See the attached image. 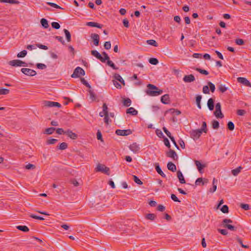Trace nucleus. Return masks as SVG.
I'll list each match as a JSON object with an SVG mask.
<instances>
[{"mask_svg": "<svg viewBox=\"0 0 251 251\" xmlns=\"http://www.w3.org/2000/svg\"><path fill=\"white\" fill-rule=\"evenodd\" d=\"M148 89L146 91L147 94L151 96H157L161 95L163 91L161 90H158L155 86L149 84L148 85Z\"/></svg>", "mask_w": 251, "mask_h": 251, "instance_id": "obj_1", "label": "nucleus"}, {"mask_svg": "<svg viewBox=\"0 0 251 251\" xmlns=\"http://www.w3.org/2000/svg\"><path fill=\"white\" fill-rule=\"evenodd\" d=\"M202 132L199 129H192L190 132V135L191 138H192L194 141L197 140L201 136Z\"/></svg>", "mask_w": 251, "mask_h": 251, "instance_id": "obj_2", "label": "nucleus"}, {"mask_svg": "<svg viewBox=\"0 0 251 251\" xmlns=\"http://www.w3.org/2000/svg\"><path fill=\"white\" fill-rule=\"evenodd\" d=\"M84 75L85 72L84 70L79 67H77L75 69L74 73L71 76L73 78H77Z\"/></svg>", "mask_w": 251, "mask_h": 251, "instance_id": "obj_3", "label": "nucleus"}, {"mask_svg": "<svg viewBox=\"0 0 251 251\" xmlns=\"http://www.w3.org/2000/svg\"><path fill=\"white\" fill-rule=\"evenodd\" d=\"M9 64L12 66L14 67H19V66H26V63L25 62H23L20 60H13L9 61Z\"/></svg>", "mask_w": 251, "mask_h": 251, "instance_id": "obj_4", "label": "nucleus"}, {"mask_svg": "<svg viewBox=\"0 0 251 251\" xmlns=\"http://www.w3.org/2000/svg\"><path fill=\"white\" fill-rule=\"evenodd\" d=\"M129 150L134 153H137L140 150V145L137 143H133L128 147Z\"/></svg>", "mask_w": 251, "mask_h": 251, "instance_id": "obj_5", "label": "nucleus"}, {"mask_svg": "<svg viewBox=\"0 0 251 251\" xmlns=\"http://www.w3.org/2000/svg\"><path fill=\"white\" fill-rule=\"evenodd\" d=\"M21 72L25 75L30 76H33L36 75V71L28 68H22Z\"/></svg>", "mask_w": 251, "mask_h": 251, "instance_id": "obj_6", "label": "nucleus"}, {"mask_svg": "<svg viewBox=\"0 0 251 251\" xmlns=\"http://www.w3.org/2000/svg\"><path fill=\"white\" fill-rule=\"evenodd\" d=\"M116 134L120 136H126L132 133L130 129H117L115 132Z\"/></svg>", "mask_w": 251, "mask_h": 251, "instance_id": "obj_7", "label": "nucleus"}, {"mask_svg": "<svg viewBox=\"0 0 251 251\" xmlns=\"http://www.w3.org/2000/svg\"><path fill=\"white\" fill-rule=\"evenodd\" d=\"M44 104L45 106L48 107H57L59 108L61 107V104L55 101H45Z\"/></svg>", "mask_w": 251, "mask_h": 251, "instance_id": "obj_8", "label": "nucleus"}, {"mask_svg": "<svg viewBox=\"0 0 251 251\" xmlns=\"http://www.w3.org/2000/svg\"><path fill=\"white\" fill-rule=\"evenodd\" d=\"M238 82L244 85L245 86L251 87V83L246 78L239 77L237 78Z\"/></svg>", "mask_w": 251, "mask_h": 251, "instance_id": "obj_9", "label": "nucleus"}, {"mask_svg": "<svg viewBox=\"0 0 251 251\" xmlns=\"http://www.w3.org/2000/svg\"><path fill=\"white\" fill-rule=\"evenodd\" d=\"M232 223V221L230 219H224L223 220V224H224V226L227 228L228 229L230 230H234V226L228 224V223Z\"/></svg>", "mask_w": 251, "mask_h": 251, "instance_id": "obj_10", "label": "nucleus"}, {"mask_svg": "<svg viewBox=\"0 0 251 251\" xmlns=\"http://www.w3.org/2000/svg\"><path fill=\"white\" fill-rule=\"evenodd\" d=\"M166 155L168 157H170L174 160H176L178 158L176 153L174 150H170L166 153Z\"/></svg>", "mask_w": 251, "mask_h": 251, "instance_id": "obj_11", "label": "nucleus"}, {"mask_svg": "<svg viewBox=\"0 0 251 251\" xmlns=\"http://www.w3.org/2000/svg\"><path fill=\"white\" fill-rule=\"evenodd\" d=\"M91 38L94 42V45L98 46L99 44L100 36L98 34L96 33H92L91 34Z\"/></svg>", "mask_w": 251, "mask_h": 251, "instance_id": "obj_12", "label": "nucleus"}, {"mask_svg": "<svg viewBox=\"0 0 251 251\" xmlns=\"http://www.w3.org/2000/svg\"><path fill=\"white\" fill-rule=\"evenodd\" d=\"M195 80V76L193 75H186L183 78V80L186 83L193 82Z\"/></svg>", "mask_w": 251, "mask_h": 251, "instance_id": "obj_13", "label": "nucleus"}, {"mask_svg": "<svg viewBox=\"0 0 251 251\" xmlns=\"http://www.w3.org/2000/svg\"><path fill=\"white\" fill-rule=\"evenodd\" d=\"M195 163L196 166H197V168L199 171V172L200 173H202L203 172L202 171V170L203 169V168L205 167V165L203 164H202L200 161L198 160H196L195 161Z\"/></svg>", "mask_w": 251, "mask_h": 251, "instance_id": "obj_14", "label": "nucleus"}, {"mask_svg": "<svg viewBox=\"0 0 251 251\" xmlns=\"http://www.w3.org/2000/svg\"><path fill=\"white\" fill-rule=\"evenodd\" d=\"M161 101L164 104H168L170 102L169 96L167 94L164 95L161 98Z\"/></svg>", "mask_w": 251, "mask_h": 251, "instance_id": "obj_15", "label": "nucleus"}, {"mask_svg": "<svg viewBox=\"0 0 251 251\" xmlns=\"http://www.w3.org/2000/svg\"><path fill=\"white\" fill-rule=\"evenodd\" d=\"M126 112L127 114H129L133 116H135L138 114V111L136 110L134 108L132 107L127 109Z\"/></svg>", "mask_w": 251, "mask_h": 251, "instance_id": "obj_16", "label": "nucleus"}, {"mask_svg": "<svg viewBox=\"0 0 251 251\" xmlns=\"http://www.w3.org/2000/svg\"><path fill=\"white\" fill-rule=\"evenodd\" d=\"M177 177L179 179L180 183L181 184L185 183V179L184 178V176H183L182 172L180 171H178L177 172Z\"/></svg>", "mask_w": 251, "mask_h": 251, "instance_id": "obj_17", "label": "nucleus"}, {"mask_svg": "<svg viewBox=\"0 0 251 251\" xmlns=\"http://www.w3.org/2000/svg\"><path fill=\"white\" fill-rule=\"evenodd\" d=\"M86 25L91 27H96L99 28H101L102 27V25L99 24L97 23L93 22H89L86 23Z\"/></svg>", "mask_w": 251, "mask_h": 251, "instance_id": "obj_18", "label": "nucleus"}, {"mask_svg": "<svg viewBox=\"0 0 251 251\" xmlns=\"http://www.w3.org/2000/svg\"><path fill=\"white\" fill-rule=\"evenodd\" d=\"M91 54L95 57H96L97 59H99L100 61H101L102 55L100 54L97 50H93L91 51Z\"/></svg>", "mask_w": 251, "mask_h": 251, "instance_id": "obj_19", "label": "nucleus"}, {"mask_svg": "<svg viewBox=\"0 0 251 251\" xmlns=\"http://www.w3.org/2000/svg\"><path fill=\"white\" fill-rule=\"evenodd\" d=\"M167 168L169 170L172 171L173 172H175L176 171V165L171 162H169L168 163Z\"/></svg>", "mask_w": 251, "mask_h": 251, "instance_id": "obj_20", "label": "nucleus"}, {"mask_svg": "<svg viewBox=\"0 0 251 251\" xmlns=\"http://www.w3.org/2000/svg\"><path fill=\"white\" fill-rule=\"evenodd\" d=\"M114 78L115 80L120 81L123 85L125 84L124 80L119 74H115L114 75Z\"/></svg>", "mask_w": 251, "mask_h": 251, "instance_id": "obj_21", "label": "nucleus"}, {"mask_svg": "<svg viewBox=\"0 0 251 251\" xmlns=\"http://www.w3.org/2000/svg\"><path fill=\"white\" fill-rule=\"evenodd\" d=\"M207 106L211 111L214 109V100L212 98L209 99L207 101Z\"/></svg>", "mask_w": 251, "mask_h": 251, "instance_id": "obj_22", "label": "nucleus"}, {"mask_svg": "<svg viewBox=\"0 0 251 251\" xmlns=\"http://www.w3.org/2000/svg\"><path fill=\"white\" fill-rule=\"evenodd\" d=\"M155 170L156 172L159 174L160 176H161L163 177H166L165 174L162 172L161 168L159 167V165L157 164L155 167Z\"/></svg>", "mask_w": 251, "mask_h": 251, "instance_id": "obj_23", "label": "nucleus"}, {"mask_svg": "<svg viewBox=\"0 0 251 251\" xmlns=\"http://www.w3.org/2000/svg\"><path fill=\"white\" fill-rule=\"evenodd\" d=\"M41 24L44 28H47L49 26L48 21L46 19L42 18L41 20Z\"/></svg>", "mask_w": 251, "mask_h": 251, "instance_id": "obj_24", "label": "nucleus"}, {"mask_svg": "<svg viewBox=\"0 0 251 251\" xmlns=\"http://www.w3.org/2000/svg\"><path fill=\"white\" fill-rule=\"evenodd\" d=\"M64 32L65 34L67 41L68 42H70L71 40V35L70 32L66 29H64Z\"/></svg>", "mask_w": 251, "mask_h": 251, "instance_id": "obj_25", "label": "nucleus"}, {"mask_svg": "<svg viewBox=\"0 0 251 251\" xmlns=\"http://www.w3.org/2000/svg\"><path fill=\"white\" fill-rule=\"evenodd\" d=\"M218 89L221 92L224 93L228 90V87H226L225 85L221 84L219 85Z\"/></svg>", "mask_w": 251, "mask_h": 251, "instance_id": "obj_26", "label": "nucleus"}, {"mask_svg": "<svg viewBox=\"0 0 251 251\" xmlns=\"http://www.w3.org/2000/svg\"><path fill=\"white\" fill-rule=\"evenodd\" d=\"M201 98L202 97H201V95H198L196 97V101L197 105L199 109H201Z\"/></svg>", "mask_w": 251, "mask_h": 251, "instance_id": "obj_27", "label": "nucleus"}, {"mask_svg": "<svg viewBox=\"0 0 251 251\" xmlns=\"http://www.w3.org/2000/svg\"><path fill=\"white\" fill-rule=\"evenodd\" d=\"M106 61H107V64L108 66H109L110 67H111L113 69H114V70L118 69V68L115 66L114 63L112 61L110 60L109 59H108Z\"/></svg>", "mask_w": 251, "mask_h": 251, "instance_id": "obj_28", "label": "nucleus"}, {"mask_svg": "<svg viewBox=\"0 0 251 251\" xmlns=\"http://www.w3.org/2000/svg\"><path fill=\"white\" fill-rule=\"evenodd\" d=\"M67 134L68 136L72 139H75L77 137L76 134L75 133L73 132L71 130H68L67 132Z\"/></svg>", "mask_w": 251, "mask_h": 251, "instance_id": "obj_29", "label": "nucleus"}, {"mask_svg": "<svg viewBox=\"0 0 251 251\" xmlns=\"http://www.w3.org/2000/svg\"><path fill=\"white\" fill-rule=\"evenodd\" d=\"M241 169V167H239L235 169L232 170L231 171L232 175L234 176H237L240 172Z\"/></svg>", "mask_w": 251, "mask_h": 251, "instance_id": "obj_30", "label": "nucleus"}, {"mask_svg": "<svg viewBox=\"0 0 251 251\" xmlns=\"http://www.w3.org/2000/svg\"><path fill=\"white\" fill-rule=\"evenodd\" d=\"M17 228L19 230L24 232H27L29 230L28 228L25 226H17Z\"/></svg>", "mask_w": 251, "mask_h": 251, "instance_id": "obj_31", "label": "nucleus"}, {"mask_svg": "<svg viewBox=\"0 0 251 251\" xmlns=\"http://www.w3.org/2000/svg\"><path fill=\"white\" fill-rule=\"evenodd\" d=\"M168 112L176 115H178L181 113V112L179 110L174 108L170 109L169 110Z\"/></svg>", "mask_w": 251, "mask_h": 251, "instance_id": "obj_32", "label": "nucleus"}, {"mask_svg": "<svg viewBox=\"0 0 251 251\" xmlns=\"http://www.w3.org/2000/svg\"><path fill=\"white\" fill-rule=\"evenodd\" d=\"M101 55H103V56H102V59H101L102 62H105L107 60L109 59V56L105 52L103 51Z\"/></svg>", "mask_w": 251, "mask_h": 251, "instance_id": "obj_33", "label": "nucleus"}, {"mask_svg": "<svg viewBox=\"0 0 251 251\" xmlns=\"http://www.w3.org/2000/svg\"><path fill=\"white\" fill-rule=\"evenodd\" d=\"M131 100L129 98L125 99L124 100L123 104L126 107H128L131 105Z\"/></svg>", "mask_w": 251, "mask_h": 251, "instance_id": "obj_34", "label": "nucleus"}, {"mask_svg": "<svg viewBox=\"0 0 251 251\" xmlns=\"http://www.w3.org/2000/svg\"><path fill=\"white\" fill-rule=\"evenodd\" d=\"M105 166L104 165H102L100 164H99L96 168V171L97 172H101L104 169Z\"/></svg>", "mask_w": 251, "mask_h": 251, "instance_id": "obj_35", "label": "nucleus"}, {"mask_svg": "<svg viewBox=\"0 0 251 251\" xmlns=\"http://www.w3.org/2000/svg\"><path fill=\"white\" fill-rule=\"evenodd\" d=\"M201 132L206 133L207 131L206 123L205 122H202V125L201 129H200Z\"/></svg>", "mask_w": 251, "mask_h": 251, "instance_id": "obj_36", "label": "nucleus"}, {"mask_svg": "<svg viewBox=\"0 0 251 251\" xmlns=\"http://www.w3.org/2000/svg\"><path fill=\"white\" fill-rule=\"evenodd\" d=\"M55 130V128L54 127H50L47 128L45 131V133L47 134H51Z\"/></svg>", "mask_w": 251, "mask_h": 251, "instance_id": "obj_37", "label": "nucleus"}, {"mask_svg": "<svg viewBox=\"0 0 251 251\" xmlns=\"http://www.w3.org/2000/svg\"><path fill=\"white\" fill-rule=\"evenodd\" d=\"M148 44L153 46L154 47H157L158 45L154 40H149L147 41Z\"/></svg>", "mask_w": 251, "mask_h": 251, "instance_id": "obj_38", "label": "nucleus"}, {"mask_svg": "<svg viewBox=\"0 0 251 251\" xmlns=\"http://www.w3.org/2000/svg\"><path fill=\"white\" fill-rule=\"evenodd\" d=\"M27 54L25 50H23L17 54V57L19 58L24 57Z\"/></svg>", "mask_w": 251, "mask_h": 251, "instance_id": "obj_39", "label": "nucleus"}, {"mask_svg": "<svg viewBox=\"0 0 251 251\" xmlns=\"http://www.w3.org/2000/svg\"><path fill=\"white\" fill-rule=\"evenodd\" d=\"M214 115L217 118H222L224 117V115L222 114L221 110L215 111L214 112Z\"/></svg>", "mask_w": 251, "mask_h": 251, "instance_id": "obj_40", "label": "nucleus"}, {"mask_svg": "<svg viewBox=\"0 0 251 251\" xmlns=\"http://www.w3.org/2000/svg\"><path fill=\"white\" fill-rule=\"evenodd\" d=\"M149 62L152 65H157L158 63V60L155 58H151L149 59Z\"/></svg>", "mask_w": 251, "mask_h": 251, "instance_id": "obj_41", "label": "nucleus"}, {"mask_svg": "<svg viewBox=\"0 0 251 251\" xmlns=\"http://www.w3.org/2000/svg\"><path fill=\"white\" fill-rule=\"evenodd\" d=\"M89 94L90 99L93 101L95 100L96 99V96H95L94 92L92 90H89Z\"/></svg>", "mask_w": 251, "mask_h": 251, "instance_id": "obj_42", "label": "nucleus"}, {"mask_svg": "<svg viewBox=\"0 0 251 251\" xmlns=\"http://www.w3.org/2000/svg\"><path fill=\"white\" fill-rule=\"evenodd\" d=\"M208 86L209 87V88L210 89V90L212 92H214L215 91V85L213 83H212L211 82H208Z\"/></svg>", "mask_w": 251, "mask_h": 251, "instance_id": "obj_43", "label": "nucleus"}, {"mask_svg": "<svg viewBox=\"0 0 251 251\" xmlns=\"http://www.w3.org/2000/svg\"><path fill=\"white\" fill-rule=\"evenodd\" d=\"M47 4L49 5L50 6H51L52 7L55 8H59V9H63L60 6H59L58 5L56 4V3L50 2H48Z\"/></svg>", "mask_w": 251, "mask_h": 251, "instance_id": "obj_44", "label": "nucleus"}, {"mask_svg": "<svg viewBox=\"0 0 251 251\" xmlns=\"http://www.w3.org/2000/svg\"><path fill=\"white\" fill-rule=\"evenodd\" d=\"M155 217V215L154 214L150 213L148 214L146 216V218L147 219L150 220H153Z\"/></svg>", "mask_w": 251, "mask_h": 251, "instance_id": "obj_45", "label": "nucleus"}, {"mask_svg": "<svg viewBox=\"0 0 251 251\" xmlns=\"http://www.w3.org/2000/svg\"><path fill=\"white\" fill-rule=\"evenodd\" d=\"M36 66L37 68L41 70H44L47 68V66L45 64L42 63H37Z\"/></svg>", "mask_w": 251, "mask_h": 251, "instance_id": "obj_46", "label": "nucleus"}, {"mask_svg": "<svg viewBox=\"0 0 251 251\" xmlns=\"http://www.w3.org/2000/svg\"><path fill=\"white\" fill-rule=\"evenodd\" d=\"M9 92V90L7 89L2 88L0 89V95H6Z\"/></svg>", "mask_w": 251, "mask_h": 251, "instance_id": "obj_47", "label": "nucleus"}, {"mask_svg": "<svg viewBox=\"0 0 251 251\" xmlns=\"http://www.w3.org/2000/svg\"><path fill=\"white\" fill-rule=\"evenodd\" d=\"M51 26L53 28L56 29H58L60 27V25L57 22H52L51 23Z\"/></svg>", "mask_w": 251, "mask_h": 251, "instance_id": "obj_48", "label": "nucleus"}, {"mask_svg": "<svg viewBox=\"0 0 251 251\" xmlns=\"http://www.w3.org/2000/svg\"><path fill=\"white\" fill-rule=\"evenodd\" d=\"M221 210L224 213H227L228 212V207L226 205H224L221 208Z\"/></svg>", "mask_w": 251, "mask_h": 251, "instance_id": "obj_49", "label": "nucleus"}, {"mask_svg": "<svg viewBox=\"0 0 251 251\" xmlns=\"http://www.w3.org/2000/svg\"><path fill=\"white\" fill-rule=\"evenodd\" d=\"M133 177L134 182L137 184L141 185L143 183L141 180L136 176H133Z\"/></svg>", "mask_w": 251, "mask_h": 251, "instance_id": "obj_50", "label": "nucleus"}, {"mask_svg": "<svg viewBox=\"0 0 251 251\" xmlns=\"http://www.w3.org/2000/svg\"><path fill=\"white\" fill-rule=\"evenodd\" d=\"M219 127V123L217 121H213L212 122V127L214 129H217Z\"/></svg>", "mask_w": 251, "mask_h": 251, "instance_id": "obj_51", "label": "nucleus"}, {"mask_svg": "<svg viewBox=\"0 0 251 251\" xmlns=\"http://www.w3.org/2000/svg\"><path fill=\"white\" fill-rule=\"evenodd\" d=\"M67 144L65 142H63L60 144L59 149L61 150H65L67 148Z\"/></svg>", "mask_w": 251, "mask_h": 251, "instance_id": "obj_52", "label": "nucleus"}, {"mask_svg": "<svg viewBox=\"0 0 251 251\" xmlns=\"http://www.w3.org/2000/svg\"><path fill=\"white\" fill-rule=\"evenodd\" d=\"M163 130L164 132L166 134V135L170 138V139L171 138L174 137L173 136H172L170 132L165 127H163Z\"/></svg>", "mask_w": 251, "mask_h": 251, "instance_id": "obj_53", "label": "nucleus"}, {"mask_svg": "<svg viewBox=\"0 0 251 251\" xmlns=\"http://www.w3.org/2000/svg\"><path fill=\"white\" fill-rule=\"evenodd\" d=\"M227 127L229 130H233L234 128V125L233 122H229L227 124Z\"/></svg>", "mask_w": 251, "mask_h": 251, "instance_id": "obj_54", "label": "nucleus"}, {"mask_svg": "<svg viewBox=\"0 0 251 251\" xmlns=\"http://www.w3.org/2000/svg\"><path fill=\"white\" fill-rule=\"evenodd\" d=\"M202 92L204 94H209V88L208 85L204 86L203 87Z\"/></svg>", "mask_w": 251, "mask_h": 251, "instance_id": "obj_55", "label": "nucleus"}, {"mask_svg": "<svg viewBox=\"0 0 251 251\" xmlns=\"http://www.w3.org/2000/svg\"><path fill=\"white\" fill-rule=\"evenodd\" d=\"M197 71L198 72H199V73H200L201 74H203L205 75H207L209 74L208 72L206 70H202V69H201L200 68H197Z\"/></svg>", "mask_w": 251, "mask_h": 251, "instance_id": "obj_56", "label": "nucleus"}, {"mask_svg": "<svg viewBox=\"0 0 251 251\" xmlns=\"http://www.w3.org/2000/svg\"><path fill=\"white\" fill-rule=\"evenodd\" d=\"M30 217L35 219H37V220H45V219L43 217L36 216L34 214H31L30 215Z\"/></svg>", "mask_w": 251, "mask_h": 251, "instance_id": "obj_57", "label": "nucleus"}, {"mask_svg": "<svg viewBox=\"0 0 251 251\" xmlns=\"http://www.w3.org/2000/svg\"><path fill=\"white\" fill-rule=\"evenodd\" d=\"M240 206L245 210L250 209V206L248 204L241 203Z\"/></svg>", "mask_w": 251, "mask_h": 251, "instance_id": "obj_58", "label": "nucleus"}, {"mask_svg": "<svg viewBox=\"0 0 251 251\" xmlns=\"http://www.w3.org/2000/svg\"><path fill=\"white\" fill-rule=\"evenodd\" d=\"M235 42L237 45H240V46L243 45L244 44V42L243 40H242L241 39H236L235 41Z\"/></svg>", "mask_w": 251, "mask_h": 251, "instance_id": "obj_59", "label": "nucleus"}, {"mask_svg": "<svg viewBox=\"0 0 251 251\" xmlns=\"http://www.w3.org/2000/svg\"><path fill=\"white\" fill-rule=\"evenodd\" d=\"M104 48L109 50L111 48V43L109 41L105 42L104 44Z\"/></svg>", "mask_w": 251, "mask_h": 251, "instance_id": "obj_60", "label": "nucleus"}, {"mask_svg": "<svg viewBox=\"0 0 251 251\" xmlns=\"http://www.w3.org/2000/svg\"><path fill=\"white\" fill-rule=\"evenodd\" d=\"M171 198L172 200H173L174 201L178 202H180L179 200L177 198V197L175 194H171Z\"/></svg>", "mask_w": 251, "mask_h": 251, "instance_id": "obj_61", "label": "nucleus"}, {"mask_svg": "<svg viewBox=\"0 0 251 251\" xmlns=\"http://www.w3.org/2000/svg\"><path fill=\"white\" fill-rule=\"evenodd\" d=\"M57 141L56 139H50L47 141L48 144H54Z\"/></svg>", "mask_w": 251, "mask_h": 251, "instance_id": "obj_62", "label": "nucleus"}, {"mask_svg": "<svg viewBox=\"0 0 251 251\" xmlns=\"http://www.w3.org/2000/svg\"><path fill=\"white\" fill-rule=\"evenodd\" d=\"M201 182H202V184H204V182H203V179L202 178H198L195 181V184L196 185H199Z\"/></svg>", "mask_w": 251, "mask_h": 251, "instance_id": "obj_63", "label": "nucleus"}, {"mask_svg": "<svg viewBox=\"0 0 251 251\" xmlns=\"http://www.w3.org/2000/svg\"><path fill=\"white\" fill-rule=\"evenodd\" d=\"M97 135V139L98 140H100L101 141H103L102 138V135L100 130L98 131Z\"/></svg>", "mask_w": 251, "mask_h": 251, "instance_id": "obj_64", "label": "nucleus"}]
</instances>
